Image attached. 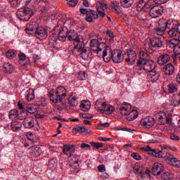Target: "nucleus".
Masks as SVG:
<instances>
[{
  "mask_svg": "<svg viewBox=\"0 0 180 180\" xmlns=\"http://www.w3.org/2000/svg\"><path fill=\"white\" fill-rule=\"evenodd\" d=\"M75 44V48L72 49V53L75 54V56H79L81 54V51H82V49L84 47H85V45L84 44V41L77 42Z\"/></svg>",
  "mask_w": 180,
  "mask_h": 180,
  "instance_id": "23",
  "label": "nucleus"
},
{
  "mask_svg": "<svg viewBox=\"0 0 180 180\" xmlns=\"http://www.w3.org/2000/svg\"><path fill=\"white\" fill-rule=\"evenodd\" d=\"M170 139L171 140H174V141H179V137H178V136H176L175 134H171Z\"/></svg>",
  "mask_w": 180,
  "mask_h": 180,
  "instance_id": "61",
  "label": "nucleus"
},
{
  "mask_svg": "<svg viewBox=\"0 0 180 180\" xmlns=\"http://www.w3.org/2000/svg\"><path fill=\"white\" fill-rule=\"evenodd\" d=\"M63 154L68 155V157H72L75 154V145H64L63 147Z\"/></svg>",
  "mask_w": 180,
  "mask_h": 180,
  "instance_id": "18",
  "label": "nucleus"
},
{
  "mask_svg": "<svg viewBox=\"0 0 180 180\" xmlns=\"http://www.w3.org/2000/svg\"><path fill=\"white\" fill-rule=\"evenodd\" d=\"M161 139H160V136L158 135H151L149 137L148 143L150 144H155V143H160Z\"/></svg>",
  "mask_w": 180,
  "mask_h": 180,
  "instance_id": "36",
  "label": "nucleus"
},
{
  "mask_svg": "<svg viewBox=\"0 0 180 180\" xmlns=\"http://www.w3.org/2000/svg\"><path fill=\"white\" fill-rule=\"evenodd\" d=\"M80 13H82V15H86L87 16H91L92 15L94 19H98V18H99V15L96 11L89 8H81Z\"/></svg>",
  "mask_w": 180,
  "mask_h": 180,
  "instance_id": "21",
  "label": "nucleus"
},
{
  "mask_svg": "<svg viewBox=\"0 0 180 180\" xmlns=\"http://www.w3.org/2000/svg\"><path fill=\"white\" fill-rule=\"evenodd\" d=\"M79 117H83L84 119H92V117H94V116H92L89 114L82 112L79 114Z\"/></svg>",
  "mask_w": 180,
  "mask_h": 180,
  "instance_id": "54",
  "label": "nucleus"
},
{
  "mask_svg": "<svg viewBox=\"0 0 180 180\" xmlns=\"http://www.w3.org/2000/svg\"><path fill=\"white\" fill-rule=\"evenodd\" d=\"M56 44H57V37H56V34H53L49 39V45L54 47Z\"/></svg>",
  "mask_w": 180,
  "mask_h": 180,
  "instance_id": "43",
  "label": "nucleus"
},
{
  "mask_svg": "<svg viewBox=\"0 0 180 180\" xmlns=\"http://www.w3.org/2000/svg\"><path fill=\"white\" fill-rule=\"evenodd\" d=\"M156 34L162 36L167 30V25H165V20L161 19L158 22L157 27L155 28Z\"/></svg>",
  "mask_w": 180,
  "mask_h": 180,
  "instance_id": "15",
  "label": "nucleus"
},
{
  "mask_svg": "<svg viewBox=\"0 0 180 180\" xmlns=\"http://www.w3.org/2000/svg\"><path fill=\"white\" fill-rule=\"evenodd\" d=\"M79 0H71L68 4L69 8H75L76 5H78V1Z\"/></svg>",
  "mask_w": 180,
  "mask_h": 180,
  "instance_id": "53",
  "label": "nucleus"
},
{
  "mask_svg": "<svg viewBox=\"0 0 180 180\" xmlns=\"http://www.w3.org/2000/svg\"><path fill=\"white\" fill-rule=\"evenodd\" d=\"M18 57L20 61H25V60H26V55L23 53H20Z\"/></svg>",
  "mask_w": 180,
  "mask_h": 180,
  "instance_id": "60",
  "label": "nucleus"
},
{
  "mask_svg": "<svg viewBox=\"0 0 180 180\" xmlns=\"http://www.w3.org/2000/svg\"><path fill=\"white\" fill-rule=\"evenodd\" d=\"M76 131H78L79 133H84L85 131V127H77V128L75 129Z\"/></svg>",
  "mask_w": 180,
  "mask_h": 180,
  "instance_id": "59",
  "label": "nucleus"
},
{
  "mask_svg": "<svg viewBox=\"0 0 180 180\" xmlns=\"http://www.w3.org/2000/svg\"><path fill=\"white\" fill-rule=\"evenodd\" d=\"M81 148L83 150H91V145H89L88 143H83L81 145Z\"/></svg>",
  "mask_w": 180,
  "mask_h": 180,
  "instance_id": "58",
  "label": "nucleus"
},
{
  "mask_svg": "<svg viewBox=\"0 0 180 180\" xmlns=\"http://www.w3.org/2000/svg\"><path fill=\"white\" fill-rule=\"evenodd\" d=\"M68 34L67 30H64V28H60L58 33V40L63 42L65 41V40H67Z\"/></svg>",
  "mask_w": 180,
  "mask_h": 180,
  "instance_id": "29",
  "label": "nucleus"
},
{
  "mask_svg": "<svg viewBox=\"0 0 180 180\" xmlns=\"http://www.w3.org/2000/svg\"><path fill=\"white\" fill-rule=\"evenodd\" d=\"M134 169L135 172L136 174H139V175L143 174V172H144L146 171V170H144V167H143L142 166H139V165L134 166Z\"/></svg>",
  "mask_w": 180,
  "mask_h": 180,
  "instance_id": "45",
  "label": "nucleus"
},
{
  "mask_svg": "<svg viewBox=\"0 0 180 180\" xmlns=\"http://www.w3.org/2000/svg\"><path fill=\"white\" fill-rule=\"evenodd\" d=\"M137 117H139V112L136 110H131L127 115V119L129 122H132V120L137 119Z\"/></svg>",
  "mask_w": 180,
  "mask_h": 180,
  "instance_id": "30",
  "label": "nucleus"
},
{
  "mask_svg": "<svg viewBox=\"0 0 180 180\" xmlns=\"http://www.w3.org/2000/svg\"><path fill=\"white\" fill-rule=\"evenodd\" d=\"M108 103L102 102L99 100L96 101L95 109L98 110L100 113H103L108 106Z\"/></svg>",
  "mask_w": 180,
  "mask_h": 180,
  "instance_id": "24",
  "label": "nucleus"
},
{
  "mask_svg": "<svg viewBox=\"0 0 180 180\" xmlns=\"http://www.w3.org/2000/svg\"><path fill=\"white\" fill-rule=\"evenodd\" d=\"M171 60V56L167 53H163L158 58V64L159 65H165Z\"/></svg>",
  "mask_w": 180,
  "mask_h": 180,
  "instance_id": "22",
  "label": "nucleus"
},
{
  "mask_svg": "<svg viewBox=\"0 0 180 180\" xmlns=\"http://www.w3.org/2000/svg\"><path fill=\"white\" fill-rule=\"evenodd\" d=\"M97 169L99 172H105V171H106V167L104 165H100L97 167Z\"/></svg>",
  "mask_w": 180,
  "mask_h": 180,
  "instance_id": "57",
  "label": "nucleus"
},
{
  "mask_svg": "<svg viewBox=\"0 0 180 180\" xmlns=\"http://www.w3.org/2000/svg\"><path fill=\"white\" fill-rule=\"evenodd\" d=\"M167 2V0H149V4H152V5L158 4L162 5V4H165Z\"/></svg>",
  "mask_w": 180,
  "mask_h": 180,
  "instance_id": "50",
  "label": "nucleus"
},
{
  "mask_svg": "<svg viewBox=\"0 0 180 180\" xmlns=\"http://www.w3.org/2000/svg\"><path fill=\"white\" fill-rule=\"evenodd\" d=\"M160 180H172V174L168 172H163L161 174Z\"/></svg>",
  "mask_w": 180,
  "mask_h": 180,
  "instance_id": "41",
  "label": "nucleus"
},
{
  "mask_svg": "<svg viewBox=\"0 0 180 180\" xmlns=\"http://www.w3.org/2000/svg\"><path fill=\"white\" fill-rule=\"evenodd\" d=\"M90 47L92 51L97 53L98 57H101V51L103 50V58L105 63L110 61V56L108 57V48L105 44L99 43L98 39H92L90 42Z\"/></svg>",
  "mask_w": 180,
  "mask_h": 180,
  "instance_id": "3",
  "label": "nucleus"
},
{
  "mask_svg": "<svg viewBox=\"0 0 180 180\" xmlns=\"http://www.w3.org/2000/svg\"><path fill=\"white\" fill-rule=\"evenodd\" d=\"M163 72L166 74V75H172L174 72H175V67L172 65V63H167L165 66H163Z\"/></svg>",
  "mask_w": 180,
  "mask_h": 180,
  "instance_id": "25",
  "label": "nucleus"
},
{
  "mask_svg": "<svg viewBox=\"0 0 180 180\" xmlns=\"http://www.w3.org/2000/svg\"><path fill=\"white\" fill-rule=\"evenodd\" d=\"M23 125L25 129H32V127H34V120L32 117H27L24 120Z\"/></svg>",
  "mask_w": 180,
  "mask_h": 180,
  "instance_id": "27",
  "label": "nucleus"
},
{
  "mask_svg": "<svg viewBox=\"0 0 180 180\" xmlns=\"http://www.w3.org/2000/svg\"><path fill=\"white\" fill-rule=\"evenodd\" d=\"M8 116L10 119H15L19 116V112L17 110H13L9 112Z\"/></svg>",
  "mask_w": 180,
  "mask_h": 180,
  "instance_id": "46",
  "label": "nucleus"
},
{
  "mask_svg": "<svg viewBox=\"0 0 180 180\" xmlns=\"http://www.w3.org/2000/svg\"><path fill=\"white\" fill-rule=\"evenodd\" d=\"M155 123V121L154 118L150 116L146 117L141 120V124L143 127H145V129H150V127L154 126Z\"/></svg>",
  "mask_w": 180,
  "mask_h": 180,
  "instance_id": "16",
  "label": "nucleus"
},
{
  "mask_svg": "<svg viewBox=\"0 0 180 180\" xmlns=\"http://www.w3.org/2000/svg\"><path fill=\"white\" fill-rule=\"evenodd\" d=\"M33 11L30 8H20L17 11V16L20 20L27 22L32 18Z\"/></svg>",
  "mask_w": 180,
  "mask_h": 180,
  "instance_id": "6",
  "label": "nucleus"
},
{
  "mask_svg": "<svg viewBox=\"0 0 180 180\" xmlns=\"http://www.w3.org/2000/svg\"><path fill=\"white\" fill-rule=\"evenodd\" d=\"M168 89L169 94H174L178 91V86L175 83H172L168 85Z\"/></svg>",
  "mask_w": 180,
  "mask_h": 180,
  "instance_id": "40",
  "label": "nucleus"
},
{
  "mask_svg": "<svg viewBox=\"0 0 180 180\" xmlns=\"http://www.w3.org/2000/svg\"><path fill=\"white\" fill-rule=\"evenodd\" d=\"M69 103L70 106H77L78 98L75 96H71L70 97H69Z\"/></svg>",
  "mask_w": 180,
  "mask_h": 180,
  "instance_id": "39",
  "label": "nucleus"
},
{
  "mask_svg": "<svg viewBox=\"0 0 180 180\" xmlns=\"http://www.w3.org/2000/svg\"><path fill=\"white\" fill-rule=\"evenodd\" d=\"M30 151L32 157H35V158L41 155V148L39 146L30 147Z\"/></svg>",
  "mask_w": 180,
  "mask_h": 180,
  "instance_id": "26",
  "label": "nucleus"
},
{
  "mask_svg": "<svg viewBox=\"0 0 180 180\" xmlns=\"http://www.w3.org/2000/svg\"><path fill=\"white\" fill-rule=\"evenodd\" d=\"M164 171V165L161 163H155L152 167V172L155 176H158Z\"/></svg>",
  "mask_w": 180,
  "mask_h": 180,
  "instance_id": "20",
  "label": "nucleus"
},
{
  "mask_svg": "<svg viewBox=\"0 0 180 180\" xmlns=\"http://www.w3.org/2000/svg\"><path fill=\"white\" fill-rule=\"evenodd\" d=\"M34 34L37 39H39V40H46L49 36V32L47 29L43 27H37L35 30Z\"/></svg>",
  "mask_w": 180,
  "mask_h": 180,
  "instance_id": "10",
  "label": "nucleus"
},
{
  "mask_svg": "<svg viewBox=\"0 0 180 180\" xmlns=\"http://www.w3.org/2000/svg\"><path fill=\"white\" fill-rule=\"evenodd\" d=\"M112 112H115V107L110 106L108 104L103 113L105 115H112Z\"/></svg>",
  "mask_w": 180,
  "mask_h": 180,
  "instance_id": "44",
  "label": "nucleus"
},
{
  "mask_svg": "<svg viewBox=\"0 0 180 180\" xmlns=\"http://www.w3.org/2000/svg\"><path fill=\"white\" fill-rule=\"evenodd\" d=\"M91 146L96 147V148H102L103 147V143L99 142H92Z\"/></svg>",
  "mask_w": 180,
  "mask_h": 180,
  "instance_id": "56",
  "label": "nucleus"
},
{
  "mask_svg": "<svg viewBox=\"0 0 180 180\" xmlns=\"http://www.w3.org/2000/svg\"><path fill=\"white\" fill-rule=\"evenodd\" d=\"M6 56L7 58H13V57H15V51H13V50H8L6 53Z\"/></svg>",
  "mask_w": 180,
  "mask_h": 180,
  "instance_id": "52",
  "label": "nucleus"
},
{
  "mask_svg": "<svg viewBox=\"0 0 180 180\" xmlns=\"http://www.w3.org/2000/svg\"><path fill=\"white\" fill-rule=\"evenodd\" d=\"M86 22H89V23H92V22H94V17H92V15H87V17L86 18Z\"/></svg>",
  "mask_w": 180,
  "mask_h": 180,
  "instance_id": "62",
  "label": "nucleus"
},
{
  "mask_svg": "<svg viewBox=\"0 0 180 180\" xmlns=\"http://www.w3.org/2000/svg\"><path fill=\"white\" fill-rule=\"evenodd\" d=\"M79 56L83 60H88V53L86 49H85L84 46L83 47V49H82Z\"/></svg>",
  "mask_w": 180,
  "mask_h": 180,
  "instance_id": "47",
  "label": "nucleus"
},
{
  "mask_svg": "<svg viewBox=\"0 0 180 180\" xmlns=\"http://www.w3.org/2000/svg\"><path fill=\"white\" fill-rule=\"evenodd\" d=\"M25 96L28 102L33 101V99H34V89H29L28 91H27L25 93Z\"/></svg>",
  "mask_w": 180,
  "mask_h": 180,
  "instance_id": "33",
  "label": "nucleus"
},
{
  "mask_svg": "<svg viewBox=\"0 0 180 180\" xmlns=\"http://www.w3.org/2000/svg\"><path fill=\"white\" fill-rule=\"evenodd\" d=\"M123 58L126 63H128L130 65H133L136 63V58H137V53L136 51L129 49L127 53L123 56Z\"/></svg>",
  "mask_w": 180,
  "mask_h": 180,
  "instance_id": "8",
  "label": "nucleus"
},
{
  "mask_svg": "<svg viewBox=\"0 0 180 180\" xmlns=\"http://www.w3.org/2000/svg\"><path fill=\"white\" fill-rule=\"evenodd\" d=\"M162 12H164V8H162V7L160 6L157 5L150 8L149 15L153 18H160V16L162 15Z\"/></svg>",
  "mask_w": 180,
  "mask_h": 180,
  "instance_id": "14",
  "label": "nucleus"
},
{
  "mask_svg": "<svg viewBox=\"0 0 180 180\" xmlns=\"http://www.w3.org/2000/svg\"><path fill=\"white\" fill-rule=\"evenodd\" d=\"M40 108L39 104H29L27 106V112L28 113H37V110H39V108Z\"/></svg>",
  "mask_w": 180,
  "mask_h": 180,
  "instance_id": "28",
  "label": "nucleus"
},
{
  "mask_svg": "<svg viewBox=\"0 0 180 180\" xmlns=\"http://www.w3.org/2000/svg\"><path fill=\"white\" fill-rule=\"evenodd\" d=\"M80 108L83 112H88L91 109V102L89 101H83L80 104Z\"/></svg>",
  "mask_w": 180,
  "mask_h": 180,
  "instance_id": "34",
  "label": "nucleus"
},
{
  "mask_svg": "<svg viewBox=\"0 0 180 180\" xmlns=\"http://www.w3.org/2000/svg\"><path fill=\"white\" fill-rule=\"evenodd\" d=\"M131 155L132 158H134V160H136L137 161L141 160V156L138 153H133Z\"/></svg>",
  "mask_w": 180,
  "mask_h": 180,
  "instance_id": "55",
  "label": "nucleus"
},
{
  "mask_svg": "<svg viewBox=\"0 0 180 180\" xmlns=\"http://www.w3.org/2000/svg\"><path fill=\"white\" fill-rule=\"evenodd\" d=\"M176 82L179 83V85H180V73L176 75Z\"/></svg>",
  "mask_w": 180,
  "mask_h": 180,
  "instance_id": "64",
  "label": "nucleus"
},
{
  "mask_svg": "<svg viewBox=\"0 0 180 180\" xmlns=\"http://www.w3.org/2000/svg\"><path fill=\"white\" fill-rule=\"evenodd\" d=\"M120 110L122 116H126V115L129 113V108H127V106H121Z\"/></svg>",
  "mask_w": 180,
  "mask_h": 180,
  "instance_id": "49",
  "label": "nucleus"
},
{
  "mask_svg": "<svg viewBox=\"0 0 180 180\" xmlns=\"http://www.w3.org/2000/svg\"><path fill=\"white\" fill-rule=\"evenodd\" d=\"M120 4L122 8H131L134 4V0H120Z\"/></svg>",
  "mask_w": 180,
  "mask_h": 180,
  "instance_id": "31",
  "label": "nucleus"
},
{
  "mask_svg": "<svg viewBox=\"0 0 180 180\" xmlns=\"http://www.w3.org/2000/svg\"><path fill=\"white\" fill-rule=\"evenodd\" d=\"M96 9L100 18H103L106 16V14H105V11L108 10V5H106V3L97 1L96 4Z\"/></svg>",
  "mask_w": 180,
  "mask_h": 180,
  "instance_id": "12",
  "label": "nucleus"
},
{
  "mask_svg": "<svg viewBox=\"0 0 180 180\" xmlns=\"http://www.w3.org/2000/svg\"><path fill=\"white\" fill-rule=\"evenodd\" d=\"M68 39L70 41H74V44L77 43H82V41H85L84 37L82 35H78L77 31L71 30L68 32Z\"/></svg>",
  "mask_w": 180,
  "mask_h": 180,
  "instance_id": "7",
  "label": "nucleus"
},
{
  "mask_svg": "<svg viewBox=\"0 0 180 180\" xmlns=\"http://www.w3.org/2000/svg\"><path fill=\"white\" fill-rule=\"evenodd\" d=\"M150 44L155 49H161L164 46V40L160 37H153L150 39Z\"/></svg>",
  "mask_w": 180,
  "mask_h": 180,
  "instance_id": "19",
  "label": "nucleus"
},
{
  "mask_svg": "<svg viewBox=\"0 0 180 180\" xmlns=\"http://www.w3.org/2000/svg\"><path fill=\"white\" fill-rule=\"evenodd\" d=\"M167 49H171L172 51H174L175 54H180V46L178 44L176 39H171L167 41Z\"/></svg>",
  "mask_w": 180,
  "mask_h": 180,
  "instance_id": "13",
  "label": "nucleus"
},
{
  "mask_svg": "<svg viewBox=\"0 0 180 180\" xmlns=\"http://www.w3.org/2000/svg\"><path fill=\"white\" fill-rule=\"evenodd\" d=\"M139 180H148L150 179V172L145 170L138 176Z\"/></svg>",
  "mask_w": 180,
  "mask_h": 180,
  "instance_id": "37",
  "label": "nucleus"
},
{
  "mask_svg": "<svg viewBox=\"0 0 180 180\" xmlns=\"http://www.w3.org/2000/svg\"><path fill=\"white\" fill-rule=\"evenodd\" d=\"M100 126H102V127H109L110 126V124L109 122H100Z\"/></svg>",
  "mask_w": 180,
  "mask_h": 180,
  "instance_id": "63",
  "label": "nucleus"
},
{
  "mask_svg": "<svg viewBox=\"0 0 180 180\" xmlns=\"http://www.w3.org/2000/svg\"><path fill=\"white\" fill-rule=\"evenodd\" d=\"M3 67L6 72H8L9 74L13 72V65H12V64L9 63H5Z\"/></svg>",
  "mask_w": 180,
  "mask_h": 180,
  "instance_id": "38",
  "label": "nucleus"
},
{
  "mask_svg": "<svg viewBox=\"0 0 180 180\" xmlns=\"http://www.w3.org/2000/svg\"><path fill=\"white\" fill-rule=\"evenodd\" d=\"M11 129L13 131H18L22 129V123L13 121L11 123Z\"/></svg>",
  "mask_w": 180,
  "mask_h": 180,
  "instance_id": "35",
  "label": "nucleus"
},
{
  "mask_svg": "<svg viewBox=\"0 0 180 180\" xmlns=\"http://www.w3.org/2000/svg\"><path fill=\"white\" fill-rule=\"evenodd\" d=\"M57 165V159H51L49 162V167L51 168H54Z\"/></svg>",
  "mask_w": 180,
  "mask_h": 180,
  "instance_id": "51",
  "label": "nucleus"
},
{
  "mask_svg": "<svg viewBox=\"0 0 180 180\" xmlns=\"http://www.w3.org/2000/svg\"><path fill=\"white\" fill-rule=\"evenodd\" d=\"M171 104L173 106H179L180 105V96H176L171 100Z\"/></svg>",
  "mask_w": 180,
  "mask_h": 180,
  "instance_id": "42",
  "label": "nucleus"
},
{
  "mask_svg": "<svg viewBox=\"0 0 180 180\" xmlns=\"http://www.w3.org/2000/svg\"><path fill=\"white\" fill-rule=\"evenodd\" d=\"M149 154L158 158H165L167 164L176 167V168H180V160L169 153L164 151V150H152L150 151Z\"/></svg>",
  "mask_w": 180,
  "mask_h": 180,
  "instance_id": "2",
  "label": "nucleus"
},
{
  "mask_svg": "<svg viewBox=\"0 0 180 180\" xmlns=\"http://www.w3.org/2000/svg\"><path fill=\"white\" fill-rule=\"evenodd\" d=\"M122 51L120 50H114L111 52V57H110V60L112 58V61L114 63H122L124 60L123 56L122 57Z\"/></svg>",
  "mask_w": 180,
  "mask_h": 180,
  "instance_id": "17",
  "label": "nucleus"
},
{
  "mask_svg": "<svg viewBox=\"0 0 180 180\" xmlns=\"http://www.w3.org/2000/svg\"><path fill=\"white\" fill-rule=\"evenodd\" d=\"M49 96L53 103H60V102H63V99H65V96H67V90L64 86H59L56 89L55 94L53 91H50Z\"/></svg>",
  "mask_w": 180,
  "mask_h": 180,
  "instance_id": "5",
  "label": "nucleus"
},
{
  "mask_svg": "<svg viewBox=\"0 0 180 180\" xmlns=\"http://www.w3.org/2000/svg\"><path fill=\"white\" fill-rule=\"evenodd\" d=\"M155 119L158 122L159 124H169L172 122L170 117H167V114L164 112H159L155 114Z\"/></svg>",
  "mask_w": 180,
  "mask_h": 180,
  "instance_id": "9",
  "label": "nucleus"
},
{
  "mask_svg": "<svg viewBox=\"0 0 180 180\" xmlns=\"http://www.w3.org/2000/svg\"><path fill=\"white\" fill-rule=\"evenodd\" d=\"M145 50L146 52H140V58L141 60H138L136 68L139 70H144L146 72H148V76L149 78H153V81H158L160 73H157L154 71V70H155L156 64L154 61L148 59V56L153 53L150 44H146L145 46Z\"/></svg>",
  "mask_w": 180,
  "mask_h": 180,
  "instance_id": "1",
  "label": "nucleus"
},
{
  "mask_svg": "<svg viewBox=\"0 0 180 180\" xmlns=\"http://www.w3.org/2000/svg\"><path fill=\"white\" fill-rule=\"evenodd\" d=\"M36 29H37V27H36V25L34 24H28L27 25V27L25 28V32L27 33V34H33L36 32Z\"/></svg>",
  "mask_w": 180,
  "mask_h": 180,
  "instance_id": "32",
  "label": "nucleus"
},
{
  "mask_svg": "<svg viewBox=\"0 0 180 180\" xmlns=\"http://www.w3.org/2000/svg\"><path fill=\"white\" fill-rule=\"evenodd\" d=\"M153 3H150V0L146 2L144 0H139L136 4V11L138 12H147L148 9L151 8Z\"/></svg>",
  "mask_w": 180,
  "mask_h": 180,
  "instance_id": "11",
  "label": "nucleus"
},
{
  "mask_svg": "<svg viewBox=\"0 0 180 180\" xmlns=\"http://www.w3.org/2000/svg\"><path fill=\"white\" fill-rule=\"evenodd\" d=\"M88 75H86V72H79L77 75L78 79H80L81 81H83V79H86Z\"/></svg>",
  "mask_w": 180,
  "mask_h": 180,
  "instance_id": "48",
  "label": "nucleus"
},
{
  "mask_svg": "<svg viewBox=\"0 0 180 180\" xmlns=\"http://www.w3.org/2000/svg\"><path fill=\"white\" fill-rule=\"evenodd\" d=\"M166 29L169 30L167 31V34L169 37H175V36H179L180 32V24L176 20L171 19L169 20H165Z\"/></svg>",
  "mask_w": 180,
  "mask_h": 180,
  "instance_id": "4",
  "label": "nucleus"
}]
</instances>
